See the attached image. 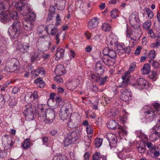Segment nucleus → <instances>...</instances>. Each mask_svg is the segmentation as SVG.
<instances>
[{"label":"nucleus","instance_id":"1","mask_svg":"<svg viewBox=\"0 0 160 160\" xmlns=\"http://www.w3.org/2000/svg\"><path fill=\"white\" fill-rule=\"evenodd\" d=\"M39 118L42 121L49 123L52 122L55 118V114L54 110L51 108L46 110L44 112L39 114Z\"/></svg>","mask_w":160,"mask_h":160},{"label":"nucleus","instance_id":"2","mask_svg":"<svg viewBox=\"0 0 160 160\" xmlns=\"http://www.w3.org/2000/svg\"><path fill=\"white\" fill-rule=\"evenodd\" d=\"M21 25V22L17 20L14 21L13 24L10 26L8 32L11 37L16 38L19 36Z\"/></svg>","mask_w":160,"mask_h":160},{"label":"nucleus","instance_id":"3","mask_svg":"<svg viewBox=\"0 0 160 160\" xmlns=\"http://www.w3.org/2000/svg\"><path fill=\"white\" fill-rule=\"evenodd\" d=\"M136 67L135 63L132 62L131 64L128 71L125 72L124 74L122 76L123 81L121 83L119 87H125L128 86L131 78L129 74L134 70Z\"/></svg>","mask_w":160,"mask_h":160},{"label":"nucleus","instance_id":"4","mask_svg":"<svg viewBox=\"0 0 160 160\" xmlns=\"http://www.w3.org/2000/svg\"><path fill=\"white\" fill-rule=\"evenodd\" d=\"M50 37L48 36H44L39 39L37 44L39 46L43 51H46L50 48L51 43L49 41Z\"/></svg>","mask_w":160,"mask_h":160},{"label":"nucleus","instance_id":"5","mask_svg":"<svg viewBox=\"0 0 160 160\" xmlns=\"http://www.w3.org/2000/svg\"><path fill=\"white\" fill-rule=\"evenodd\" d=\"M119 85L118 87V89L121 91V95L120 98L124 102L129 101L132 99V94L131 92L125 88V87H119Z\"/></svg>","mask_w":160,"mask_h":160},{"label":"nucleus","instance_id":"6","mask_svg":"<svg viewBox=\"0 0 160 160\" xmlns=\"http://www.w3.org/2000/svg\"><path fill=\"white\" fill-rule=\"evenodd\" d=\"M71 107V105L69 104H64L62 106L59 116L62 120L64 121L67 118H69L68 115L70 112L69 111Z\"/></svg>","mask_w":160,"mask_h":160},{"label":"nucleus","instance_id":"7","mask_svg":"<svg viewBox=\"0 0 160 160\" xmlns=\"http://www.w3.org/2000/svg\"><path fill=\"white\" fill-rule=\"evenodd\" d=\"M129 21L131 25L134 28H139L140 20L136 12L132 13L129 17Z\"/></svg>","mask_w":160,"mask_h":160},{"label":"nucleus","instance_id":"8","mask_svg":"<svg viewBox=\"0 0 160 160\" xmlns=\"http://www.w3.org/2000/svg\"><path fill=\"white\" fill-rule=\"evenodd\" d=\"M19 65V61L15 58L11 59L8 63V68L10 70L9 72H13L17 69Z\"/></svg>","mask_w":160,"mask_h":160},{"label":"nucleus","instance_id":"9","mask_svg":"<svg viewBox=\"0 0 160 160\" xmlns=\"http://www.w3.org/2000/svg\"><path fill=\"white\" fill-rule=\"evenodd\" d=\"M17 49V51L22 53L27 52L29 50V45L28 43L24 42H19L18 43Z\"/></svg>","mask_w":160,"mask_h":160},{"label":"nucleus","instance_id":"10","mask_svg":"<svg viewBox=\"0 0 160 160\" xmlns=\"http://www.w3.org/2000/svg\"><path fill=\"white\" fill-rule=\"evenodd\" d=\"M145 113L146 119L149 121H152L157 114V112L153 110L151 108L146 111Z\"/></svg>","mask_w":160,"mask_h":160},{"label":"nucleus","instance_id":"11","mask_svg":"<svg viewBox=\"0 0 160 160\" xmlns=\"http://www.w3.org/2000/svg\"><path fill=\"white\" fill-rule=\"evenodd\" d=\"M103 54L108 55L112 58H115L117 56L116 52L113 49L108 48H105L103 51Z\"/></svg>","mask_w":160,"mask_h":160},{"label":"nucleus","instance_id":"12","mask_svg":"<svg viewBox=\"0 0 160 160\" xmlns=\"http://www.w3.org/2000/svg\"><path fill=\"white\" fill-rule=\"evenodd\" d=\"M80 132L79 130H77L70 132L67 134V136L74 142L76 141L80 137Z\"/></svg>","mask_w":160,"mask_h":160},{"label":"nucleus","instance_id":"13","mask_svg":"<svg viewBox=\"0 0 160 160\" xmlns=\"http://www.w3.org/2000/svg\"><path fill=\"white\" fill-rule=\"evenodd\" d=\"M16 9L19 10H21L22 9L29 10L30 5L25 2H23L22 1H20L17 3L15 5Z\"/></svg>","mask_w":160,"mask_h":160},{"label":"nucleus","instance_id":"14","mask_svg":"<svg viewBox=\"0 0 160 160\" xmlns=\"http://www.w3.org/2000/svg\"><path fill=\"white\" fill-rule=\"evenodd\" d=\"M9 12H2L0 14V21L3 23H6L10 20Z\"/></svg>","mask_w":160,"mask_h":160},{"label":"nucleus","instance_id":"15","mask_svg":"<svg viewBox=\"0 0 160 160\" xmlns=\"http://www.w3.org/2000/svg\"><path fill=\"white\" fill-rule=\"evenodd\" d=\"M96 73L98 75L101 76L104 73V66L99 62H97L95 65Z\"/></svg>","mask_w":160,"mask_h":160},{"label":"nucleus","instance_id":"16","mask_svg":"<svg viewBox=\"0 0 160 160\" xmlns=\"http://www.w3.org/2000/svg\"><path fill=\"white\" fill-rule=\"evenodd\" d=\"M23 27L26 30L31 31L33 27V22L31 21L25 20L23 22Z\"/></svg>","mask_w":160,"mask_h":160},{"label":"nucleus","instance_id":"17","mask_svg":"<svg viewBox=\"0 0 160 160\" xmlns=\"http://www.w3.org/2000/svg\"><path fill=\"white\" fill-rule=\"evenodd\" d=\"M136 83L140 89H143L147 83V81L143 78H138L137 80Z\"/></svg>","mask_w":160,"mask_h":160},{"label":"nucleus","instance_id":"18","mask_svg":"<svg viewBox=\"0 0 160 160\" xmlns=\"http://www.w3.org/2000/svg\"><path fill=\"white\" fill-rule=\"evenodd\" d=\"M156 146L154 147V148L150 150H148L147 151V154L155 157H158L160 154V152L159 151L156 150Z\"/></svg>","mask_w":160,"mask_h":160},{"label":"nucleus","instance_id":"19","mask_svg":"<svg viewBox=\"0 0 160 160\" xmlns=\"http://www.w3.org/2000/svg\"><path fill=\"white\" fill-rule=\"evenodd\" d=\"M98 22L97 18L94 17L89 22L88 24V27L89 29H92L96 27Z\"/></svg>","mask_w":160,"mask_h":160},{"label":"nucleus","instance_id":"20","mask_svg":"<svg viewBox=\"0 0 160 160\" xmlns=\"http://www.w3.org/2000/svg\"><path fill=\"white\" fill-rule=\"evenodd\" d=\"M108 135V136H109V135H112V137L111 138H108L109 145L111 147L110 148H112L116 147L117 145V139L115 135L113 134L109 133Z\"/></svg>","mask_w":160,"mask_h":160},{"label":"nucleus","instance_id":"21","mask_svg":"<svg viewBox=\"0 0 160 160\" xmlns=\"http://www.w3.org/2000/svg\"><path fill=\"white\" fill-rule=\"evenodd\" d=\"M64 52L65 50L64 49L60 47L58 48L56 50L55 59H57L58 60L59 59L63 58L64 56Z\"/></svg>","mask_w":160,"mask_h":160},{"label":"nucleus","instance_id":"22","mask_svg":"<svg viewBox=\"0 0 160 160\" xmlns=\"http://www.w3.org/2000/svg\"><path fill=\"white\" fill-rule=\"evenodd\" d=\"M72 118H70L67 122V124L68 126L71 128H75L77 127L78 123H79V121L78 120H75L73 118L72 119Z\"/></svg>","mask_w":160,"mask_h":160},{"label":"nucleus","instance_id":"23","mask_svg":"<svg viewBox=\"0 0 160 160\" xmlns=\"http://www.w3.org/2000/svg\"><path fill=\"white\" fill-rule=\"evenodd\" d=\"M108 55H104L103 56L102 59L103 62L106 65L109 67L113 65L114 62L112 61L108 58Z\"/></svg>","mask_w":160,"mask_h":160},{"label":"nucleus","instance_id":"24","mask_svg":"<svg viewBox=\"0 0 160 160\" xmlns=\"http://www.w3.org/2000/svg\"><path fill=\"white\" fill-rule=\"evenodd\" d=\"M119 110L115 108L109 110L107 112V115L108 117L112 118L115 117L119 113Z\"/></svg>","mask_w":160,"mask_h":160},{"label":"nucleus","instance_id":"25","mask_svg":"<svg viewBox=\"0 0 160 160\" xmlns=\"http://www.w3.org/2000/svg\"><path fill=\"white\" fill-rule=\"evenodd\" d=\"M118 124L114 120H110L107 124V127L111 129H116L118 128Z\"/></svg>","mask_w":160,"mask_h":160},{"label":"nucleus","instance_id":"26","mask_svg":"<svg viewBox=\"0 0 160 160\" xmlns=\"http://www.w3.org/2000/svg\"><path fill=\"white\" fill-rule=\"evenodd\" d=\"M28 11L29 13V17L27 18L26 20H28V21H31L33 22L34 21L36 18V14L33 12V11L31 10V8L30 7L29 10H27Z\"/></svg>","mask_w":160,"mask_h":160},{"label":"nucleus","instance_id":"27","mask_svg":"<svg viewBox=\"0 0 160 160\" xmlns=\"http://www.w3.org/2000/svg\"><path fill=\"white\" fill-rule=\"evenodd\" d=\"M26 110L24 111H27L28 112H36V107L35 105L29 103L26 106Z\"/></svg>","mask_w":160,"mask_h":160},{"label":"nucleus","instance_id":"28","mask_svg":"<svg viewBox=\"0 0 160 160\" xmlns=\"http://www.w3.org/2000/svg\"><path fill=\"white\" fill-rule=\"evenodd\" d=\"M91 138L92 136L91 135H86L84 136L83 138V141L84 142V145L86 146L87 148H89L90 145V143L91 142Z\"/></svg>","mask_w":160,"mask_h":160},{"label":"nucleus","instance_id":"29","mask_svg":"<svg viewBox=\"0 0 160 160\" xmlns=\"http://www.w3.org/2000/svg\"><path fill=\"white\" fill-rule=\"evenodd\" d=\"M146 149L145 144L144 141L141 142L140 144L137 146V150L140 153L144 152L146 151Z\"/></svg>","mask_w":160,"mask_h":160},{"label":"nucleus","instance_id":"30","mask_svg":"<svg viewBox=\"0 0 160 160\" xmlns=\"http://www.w3.org/2000/svg\"><path fill=\"white\" fill-rule=\"evenodd\" d=\"M160 138V135L153 130L151 132L150 135V139L152 141H156Z\"/></svg>","mask_w":160,"mask_h":160},{"label":"nucleus","instance_id":"31","mask_svg":"<svg viewBox=\"0 0 160 160\" xmlns=\"http://www.w3.org/2000/svg\"><path fill=\"white\" fill-rule=\"evenodd\" d=\"M108 41L111 45H113L114 46L116 45V44L118 42V41L116 36L113 34L110 35Z\"/></svg>","mask_w":160,"mask_h":160},{"label":"nucleus","instance_id":"32","mask_svg":"<svg viewBox=\"0 0 160 160\" xmlns=\"http://www.w3.org/2000/svg\"><path fill=\"white\" fill-rule=\"evenodd\" d=\"M30 146V140L28 138L25 139L22 143V146L23 149H26L28 148Z\"/></svg>","mask_w":160,"mask_h":160},{"label":"nucleus","instance_id":"33","mask_svg":"<svg viewBox=\"0 0 160 160\" xmlns=\"http://www.w3.org/2000/svg\"><path fill=\"white\" fill-rule=\"evenodd\" d=\"M142 73L144 74H147L149 73L150 71V66L149 64H144L142 69Z\"/></svg>","mask_w":160,"mask_h":160},{"label":"nucleus","instance_id":"34","mask_svg":"<svg viewBox=\"0 0 160 160\" xmlns=\"http://www.w3.org/2000/svg\"><path fill=\"white\" fill-rule=\"evenodd\" d=\"M35 112H28L27 111H24V113H25L26 116V119L28 121H30L33 120L34 118V114Z\"/></svg>","mask_w":160,"mask_h":160},{"label":"nucleus","instance_id":"35","mask_svg":"<svg viewBox=\"0 0 160 160\" xmlns=\"http://www.w3.org/2000/svg\"><path fill=\"white\" fill-rule=\"evenodd\" d=\"M63 69H64V67L61 64L58 65L56 68L55 70V73L59 75H62L63 73Z\"/></svg>","mask_w":160,"mask_h":160},{"label":"nucleus","instance_id":"36","mask_svg":"<svg viewBox=\"0 0 160 160\" xmlns=\"http://www.w3.org/2000/svg\"><path fill=\"white\" fill-rule=\"evenodd\" d=\"M115 48L117 52L119 55H122L124 53V48L122 46L120 45L117 44Z\"/></svg>","mask_w":160,"mask_h":160},{"label":"nucleus","instance_id":"37","mask_svg":"<svg viewBox=\"0 0 160 160\" xmlns=\"http://www.w3.org/2000/svg\"><path fill=\"white\" fill-rule=\"evenodd\" d=\"M83 4L85 7V11L89 13L92 8L91 3L88 1L83 2Z\"/></svg>","mask_w":160,"mask_h":160},{"label":"nucleus","instance_id":"38","mask_svg":"<svg viewBox=\"0 0 160 160\" xmlns=\"http://www.w3.org/2000/svg\"><path fill=\"white\" fill-rule=\"evenodd\" d=\"M62 36L63 39L65 37V34L64 33H62L61 31L58 32L55 36V38L56 41V44L58 45L60 41V38Z\"/></svg>","mask_w":160,"mask_h":160},{"label":"nucleus","instance_id":"39","mask_svg":"<svg viewBox=\"0 0 160 160\" xmlns=\"http://www.w3.org/2000/svg\"><path fill=\"white\" fill-rule=\"evenodd\" d=\"M10 7L9 3H7L6 5H4L3 2L0 1V10L3 11L4 10L7 11Z\"/></svg>","mask_w":160,"mask_h":160},{"label":"nucleus","instance_id":"40","mask_svg":"<svg viewBox=\"0 0 160 160\" xmlns=\"http://www.w3.org/2000/svg\"><path fill=\"white\" fill-rule=\"evenodd\" d=\"M11 141H12V138L7 135L4 136L2 138V144L6 143H11Z\"/></svg>","mask_w":160,"mask_h":160},{"label":"nucleus","instance_id":"41","mask_svg":"<svg viewBox=\"0 0 160 160\" xmlns=\"http://www.w3.org/2000/svg\"><path fill=\"white\" fill-rule=\"evenodd\" d=\"M9 14L10 20L12 19L13 20H17L19 18L18 14L17 12H13L11 13L9 12Z\"/></svg>","mask_w":160,"mask_h":160},{"label":"nucleus","instance_id":"42","mask_svg":"<svg viewBox=\"0 0 160 160\" xmlns=\"http://www.w3.org/2000/svg\"><path fill=\"white\" fill-rule=\"evenodd\" d=\"M101 27L102 29L105 32L109 31L111 28V25L106 23L102 24Z\"/></svg>","mask_w":160,"mask_h":160},{"label":"nucleus","instance_id":"43","mask_svg":"<svg viewBox=\"0 0 160 160\" xmlns=\"http://www.w3.org/2000/svg\"><path fill=\"white\" fill-rule=\"evenodd\" d=\"M73 142L72 139L69 138L67 136L65 138L64 141V145L65 147H67L68 145L71 144Z\"/></svg>","mask_w":160,"mask_h":160},{"label":"nucleus","instance_id":"44","mask_svg":"<svg viewBox=\"0 0 160 160\" xmlns=\"http://www.w3.org/2000/svg\"><path fill=\"white\" fill-rule=\"evenodd\" d=\"M52 160H67V158L65 155H61L54 156Z\"/></svg>","mask_w":160,"mask_h":160},{"label":"nucleus","instance_id":"45","mask_svg":"<svg viewBox=\"0 0 160 160\" xmlns=\"http://www.w3.org/2000/svg\"><path fill=\"white\" fill-rule=\"evenodd\" d=\"M102 156L98 152H96L93 155L92 160H101Z\"/></svg>","mask_w":160,"mask_h":160},{"label":"nucleus","instance_id":"46","mask_svg":"<svg viewBox=\"0 0 160 160\" xmlns=\"http://www.w3.org/2000/svg\"><path fill=\"white\" fill-rule=\"evenodd\" d=\"M151 26V22L149 20H148L144 22L143 25V27L145 30H148Z\"/></svg>","mask_w":160,"mask_h":160},{"label":"nucleus","instance_id":"47","mask_svg":"<svg viewBox=\"0 0 160 160\" xmlns=\"http://www.w3.org/2000/svg\"><path fill=\"white\" fill-rule=\"evenodd\" d=\"M13 143L11 141V143H5L2 144L3 146L4 147V150H7L10 148L13 145Z\"/></svg>","mask_w":160,"mask_h":160},{"label":"nucleus","instance_id":"48","mask_svg":"<svg viewBox=\"0 0 160 160\" xmlns=\"http://www.w3.org/2000/svg\"><path fill=\"white\" fill-rule=\"evenodd\" d=\"M145 11L148 15V17L149 19H152L154 16V14L153 12L148 8H146Z\"/></svg>","mask_w":160,"mask_h":160},{"label":"nucleus","instance_id":"49","mask_svg":"<svg viewBox=\"0 0 160 160\" xmlns=\"http://www.w3.org/2000/svg\"><path fill=\"white\" fill-rule=\"evenodd\" d=\"M102 142V139L100 138L96 139L95 141V144L97 148H99L101 146Z\"/></svg>","mask_w":160,"mask_h":160},{"label":"nucleus","instance_id":"50","mask_svg":"<svg viewBox=\"0 0 160 160\" xmlns=\"http://www.w3.org/2000/svg\"><path fill=\"white\" fill-rule=\"evenodd\" d=\"M144 143L145 144V146L146 145L147 148L149 149H151V148H154V147L156 146L154 144L148 141L146 142L145 141Z\"/></svg>","mask_w":160,"mask_h":160},{"label":"nucleus","instance_id":"51","mask_svg":"<svg viewBox=\"0 0 160 160\" xmlns=\"http://www.w3.org/2000/svg\"><path fill=\"white\" fill-rule=\"evenodd\" d=\"M148 33L149 36L152 38H155L156 37L155 34L152 29L148 30Z\"/></svg>","mask_w":160,"mask_h":160},{"label":"nucleus","instance_id":"52","mask_svg":"<svg viewBox=\"0 0 160 160\" xmlns=\"http://www.w3.org/2000/svg\"><path fill=\"white\" fill-rule=\"evenodd\" d=\"M149 62L152 64V65L155 68H158L159 66V63L156 61L150 60Z\"/></svg>","mask_w":160,"mask_h":160},{"label":"nucleus","instance_id":"53","mask_svg":"<svg viewBox=\"0 0 160 160\" xmlns=\"http://www.w3.org/2000/svg\"><path fill=\"white\" fill-rule=\"evenodd\" d=\"M55 82L58 83H60L63 82V79L59 75H56L54 78Z\"/></svg>","mask_w":160,"mask_h":160},{"label":"nucleus","instance_id":"54","mask_svg":"<svg viewBox=\"0 0 160 160\" xmlns=\"http://www.w3.org/2000/svg\"><path fill=\"white\" fill-rule=\"evenodd\" d=\"M39 53L38 51H35L33 56L31 57V60L32 62L34 61L39 56Z\"/></svg>","mask_w":160,"mask_h":160},{"label":"nucleus","instance_id":"55","mask_svg":"<svg viewBox=\"0 0 160 160\" xmlns=\"http://www.w3.org/2000/svg\"><path fill=\"white\" fill-rule=\"evenodd\" d=\"M111 15L114 18H116L118 16V11L116 9L111 12Z\"/></svg>","mask_w":160,"mask_h":160},{"label":"nucleus","instance_id":"56","mask_svg":"<svg viewBox=\"0 0 160 160\" xmlns=\"http://www.w3.org/2000/svg\"><path fill=\"white\" fill-rule=\"evenodd\" d=\"M56 22L55 23L56 25H59L61 23V21L60 19V17L59 14H57L56 18Z\"/></svg>","mask_w":160,"mask_h":160},{"label":"nucleus","instance_id":"57","mask_svg":"<svg viewBox=\"0 0 160 160\" xmlns=\"http://www.w3.org/2000/svg\"><path fill=\"white\" fill-rule=\"evenodd\" d=\"M33 98V100L37 99L38 98V95L37 92L35 91L33 93L31 94L30 96V98Z\"/></svg>","mask_w":160,"mask_h":160},{"label":"nucleus","instance_id":"58","mask_svg":"<svg viewBox=\"0 0 160 160\" xmlns=\"http://www.w3.org/2000/svg\"><path fill=\"white\" fill-rule=\"evenodd\" d=\"M153 130L160 135V125L155 126L153 127Z\"/></svg>","mask_w":160,"mask_h":160},{"label":"nucleus","instance_id":"59","mask_svg":"<svg viewBox=\"0 0 160 160\" xmlns=\"http://www.w3.org/2000/svg\"><path fill=\"white\" fill-rule=\"evenodd\" d=\"M155 56V52L154 50H151L149 53V56L151 59L153 58Z\"/></svg>","mask_w":160,"mask_h":160},{"label":"nucleus","instance_id":"60","mask_svg":"<svg viewBox=\"0 0 160 160\" xmlns=\"http://www.w3.org/2000/svg\"><path fill=\"white\" fill-rule=\"evenodd\" d=\"M87 132L88 134H91L93 132V129L90 126H88V127H86Z\"/></svg>","mask_w":160,"mask_h":160},{"label":"nucleus","instance_id":"61","mask_svg":"<svg viewBox=\"0 0 160 160\" xmlns=\"http://www.w3.org/2000/svg\"><path fill=\"white\" fill-rule=\"evenodd\" d=\"M99 78L94 74L91 75V78L94 81L98 82V80H99Z\"/></svg>","mask_w":160,"mask_h":160},{"label":"nucleus","instance_id":"62","mask_svg":"<svg viewBox=\"0 0 160 160\" xmlns=\"http://www.w3.org/2000/svg\"><path fill=\"white\" fill-rule=\"evenodd\" d=\"M153 106L156 111H159L160 110V104L158 103H154Z\"/></svg>","mask_w":160,"mask_h":160},{"label":"nucleus","instance_id":"63","mask_svg":"<svg viewBox=\"0 0 160 160\" xmlns=\"http://www.w3.org/2000/svg\"><path fill=\"white\" fill-rule=\"evenodd\" d=\"M124 52L126 53L129 54L131 51V48L130 47L128 46L126 47V48H124Z\"/></svg>","mask_w":160,"mask_h":160},{"label":"nucleus","instance_id":"64","mask_svg":"<svg viewBox=\"0 0 160 160\" xmlns=\"http://www.w3.org/2000/svg\"><path fill=\"white\" fill-rule=\"evenodd\" d=\"M154 26L157 31H158L160 29V22L154 23Z\"/></svg>","mask_w":160,"mask_h":160}]
</instances>
